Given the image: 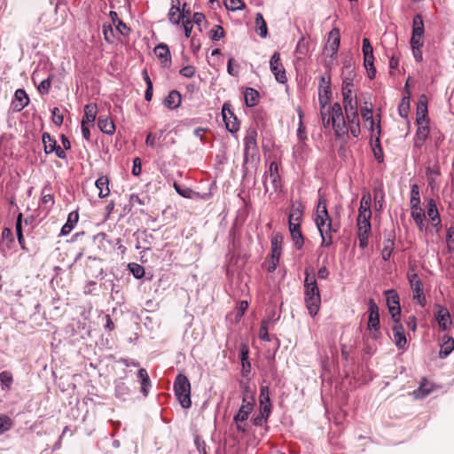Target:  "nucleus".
Returning a JSON list of instances; mask_svg holds the SVG:
<instances>
[{
    "mask_svg": "<svg viewBox=\"0 0 454 454\" xmlns=\"http://www.w3.org/2000/svg\"><path fill=\"white\" fill-rule=\"evenodd\" d=\"M380 121H378L377 132H376V137H375V145L372 148V151H373L375 159L379 162H382L384 160V154H383L382 147L380 145Z\"/></svg>",
    "mask_w": 454,
    "mask_h": 454,
    "instance_id": "nucleus-34",
    "label": "nucleus"
},
{
    "mask_svg": "<svg viewBox=\"0 0 454 454\" xmlns=\"http://www.w3.org/2000/svg\"><path fill=\"white\" fill-rule=\"evenodd\" d=\"M239 387L242 392V397H254L256 387L251 386L249 379L239 380Z\"/></svg>",
    "mask_w": 454,
    "mask_h": 454,
    "instance_id": "nucleus-37",
    "label": "nucleus"
},
{
    "mask_svg": "<svg viewBox=\"0 0 454 454\" xmlns=\"http://www.w3.org/2000/svg\"><path fill=\"white\" fill-rule=\"evenodd\" d=\"M98 107L95 104L86 105L84 107V115L82 121L84 123H93L96 120Z\"/></svg>",
    "mask_w": 454,
    "mask_h": 454,
    "instance_id": "nucleus-36",
    "label": "nucleus"
},
{
    "mask_svg": "<svg viewBox=\"0 0 454 454\" xmlns=\"http://www.w3.org/2000/svg\"><path fill=\"white\" fill-rule=\"evenodd\" d=\"M418 129L414 137V146L421 148L429 135L428 122L423 124H417Z\"/></svg>",
    "mask_w": 454,
    "mask_h": 454,
    "instance_id": "nucleus-20",
    "label": "nucleus"
},
{
    "mask_svg": "<svg viewBox=\"0 0 454 454\" xmlns=\"http://www.w3.org/2000/svg\"><path fill=\"white\" fill-rule=\"evenodd\" d=\"M407 278L413 292V299L417 300L421 306H424L426 297L423 294V285L419 277L414 270H410L407 273Z\"/></svg>",
    "mask_w": 454,
    "mask_h": 454,
    "instance_id": "nucleus-6",
    "label": "nucleus"
},
{
    "mask_svg": "<svg viewBox=\"0 0 454 454\" xmlns=\"http://www.w3.org/2000/svg\"><path fill=\"white\" fill-rule=\"evenodd\" d=\"M29 104V98L23 89H19L14 93L12 106L14 112H20Z\"/></svg>",
    "mask_w": 454,
    "mask_h": 454,
    "instance_id": "nucleus-16",
    "label": "nucleus"
},
{
    "mask_svg": "<svg viewBox=\"0 0 454 454\" xmlns=\"http://www.w3.org/2000/svg\"><path fill=\"white\" fill-rule=\"evenodd\" d=\"M330 118L336 137H340L342 135L348 133V127L343 116L342 108L339 103H334L332 106Z\"/></svg>",
    "mask_w": 454,
    "mask_h": 454,
    "instance_id": "nucleus-3",
    "label": "nucleus"
},
{
    "mask_svg": "<svg viewBox=\"0 0 454 454\" xmlns=\"http://www.w3.org/2000/svg\"><path fill=\"white\" fill-rule=\"evenodd\" d=\"M269 320H262L260 326L259 331V337L261 340L264 341H270V335H269Z\"/></svg>",
    "mask_w": 454,
    "mask_h": 454,
    "instance_id": "nucleus-52",
    "label": "nucleus"
},
{
    "mask_svg": "<svg viewBox=\"0 0 454 454\" xmlns=\"http://www.w3.org/2000/svg\"><path fill=\"white\" fill-rule=\"evenodd\" d=\"M137 378L141 381V392L146 396L148 395V388L151 387V380L147 373V371L144 368H141L137 372Z\"/></svg>",
    "mask_w": 454,
    "mask_h": 454,
    "instance_id": "nucleus-32",
    "label": "nucleus"
},
{
    "mask_svg": "<svg viewBox=\"0 0 454 454\" xmlns=\"http://www.w3.org/2000/svg\"><path fill=\"white\" fill-rule=\"evenodd\" d=\"M290 235L292 238V240L294 242V245L297 250H300L302 248L304 245V237L301 231H290Z\"/></svg>",
    "mask_w": 454,
    "mask_h": 454,
    "instance_id": "nucleus-45",
    "label": "nucleus"
},
{
    "mask_svg": "<svg viewBox=\"0 0 454 454\" xmlns=\"http://www.w3.org/2000/svg\"><path fill=\"white\" fill-rule=\"evenodd\" d=\"M436 319H437L439 327L442 330H443V331L449 330L451 321H450V314L446 308H444V307L439 308V309L437 311V315H436Z\"/></svg>",
    "mask_w": 454,
    "mask_h": 454,
    "instance_id": "nucleus-23",
    "label": "nucleus"
},
{
    "mask_svg": "<svg viewBox=\"0 0 454 454\" xmlns=\"http://www.w3.org/2000/svg\"><path fill=\"white\" fill-rule=\"evenodd\" d=\"M223 120L225 123L226 129L231 133H235L239 129V122L236 116H233L232 118L226 117V119H223Z\"/></svg>",
    "mask_w": 454,
    "mask_h": 454,
    "instance_id": "nucleus-46",
    "label": "nucleus"
},
{
    "mask_svg": "<svg viewBox=\"0 0 454 454\" xmlns=\"http://www.w3.org/2000/svg\"><path fill=\"white\" fill-rule=\"evenodd\" d=\"M43 144L46 154L53 153L55 146L58 145L57 141L47 132L43 134Z\"/></svg>",
    "mask_w": 454,
    "mask_h": 454,
    "instance_id": "nucleus-41",
    "label": "nucleus"
},
{
    "mask_svg": "<svg viewBox=\"0 0 454 454\" xmlns=\"http://www.w3.org/2000/svg\"><path fill=\"white\" fill-rule=\"evenodd\" d=\"M424 22L421 14H416L412 21V35H424Z\"/></svg>",
    "mask_w": 454,
    "mask_h": 454,
    "instance_id": "nucleus-42",
    "label": "nucleus"
},
{
    "mask_svg": "<svg viewBox=\"0 0 454 454\" xmlns=\"http://www.w3.org/2000/svg\"><path fill=\"white\" fill-rule=\"evenodd\" d=\"M416 121L417 124L429 122V120L427 118V106L426 102V98L424 96L420 98L418 103Z\"/></svg>",
    "mask_w": 454,
    "mask_h": 454,
    "instance_id": "nucleus-24",
    "label": "nucleus"
},
{
    "mask_svg": "<svg viewBox=\"0 0 454 454\" xmlns=\"http://www.w3.org/2000/svg\"><path fill=\"white\" fill-rule=\"evenodd\" d=\"M225 7L232 12L243 10L246 7V4L242 0H228L224 3Z\"/></svg>",
    "mask_w": 454,
    "mask_h": 454,
    "instance_id": "nucleus-49",
    "label": "nucleus"
},
{
    "mask_svg": "<svg viewBox=\"0 0 454 454\" xmlns=\"http://www.w3.org/2000/svg\"><path fill=\"white\" fill-rule=\"evenodd\" d=\"M181 102L182 98L180 92L173 90L164 99V106L169 109H176L181 105Z\"/></svg>",
    "mask_w": 454,
    "mask_h": 454,
    "instance_id": "nucleus-28",
    "label": "nucleus"
},
{
    "mask_svg": "<svg viewBox=\"0 0 454 454\" xmlns=\"http://www.w3.org/2000/svg\"><path fill=\"white\" fill-rule=\"evenodd\" d=\"M304 295L305 297L309 296H317V294H320L319 289L317 284V280L314 276H309L308 272H306V278L304 281Z\"/></svg>",
    "mask_w": 454,
    "mask_h": 454,
    "instance_id": "nucleus-21",
    "label": "nucleus"
},
{
    "mask_svg": "<svg viewBox=\"0 0 454 454\" xmlns=\"http://www.w3.org/2000/svg\"><path fill=\"white\" fill-rule=\"evenodd\" d=\"M270 403L269 387L267 386L261 387L260 403Z\"/></svg>",
    "mask_w": 454,
    "mask_h": 454,
    "instance_id": "nucleus-63",
    "label": "nucleus"
},
{
    "mask_svg": "<svg viewBox=\"0 0 454 454\" xmlns=\"http://www.w3.org/2000/svg\"><path fill=\"white\" fill-rule=\"evenodd\" d=\"M239 355L242 365L241 374L243 377H247L251 372V364L249 362V348L246 343L240 344Z\"/></svg>",
    "mask_w": 454,
    "mask_h": 454,
    "instance_id": "nucleus-19",
    "label": "nucleus"
},
{
    "mask_svg": "<svg viewBox=\"0 0 454 454\" xmlns=\"http://www.w3.org/2000/svg\"><path fill=\"white\" fill-rule=\"evenodd\" d=\"M332 96L330 76L322 75L318 85V100L320 107L325 108Z\"/></svg>",
    "mask_w": 454,
    "mask_h": 454,
    "instance_id": "nucleus-8",
    "label": "nucleus"
},
{
    "mask_svg": "<svg viewBox=\"0 0 454 454\" xmlns=\"http://www.w3.org/2000/svg\"><path fill=\"white\" fill-rule=\"evenodd\" d=\"M283 240V235L279 232L273 234L270 238L271 261L268 268L270 272H273L276 270L279 262L282 253Z\"/></svg>",
    "mask_w": 454,
    "mask_h": 454,
    "instance_id": "nucleus-4",
    "label": "nucleus"
},
{
    "mask_svg": "<svg viewBox=\"0 0 454 454\" xmlns=\"http://www.w3.org/2000/svg\"><path fill=\"white\" fill-rule=\"evenodd\" d=\"M180 74L184 76V77H186V78H191V77H192L195 74V67H192V66L184 67L180 70Z\"/></svg>",
    "mask_w": 454,
    "mask_h": 454,
    "instance_id": "nucleus-64",
    "label": "nucleus"
},
{
    "mask_svg": "<svg viewBox=\"0 0 454 454\" xmlns=\"http://www.w3.org/2000/svg\"><path fill=\"white\" fill-rule=\"evenodd\" d=\"M371 216L372 215H358L357 216V237L359 239V246L364 248L368 245L369 234L371 232Z\"/></svg>",
    "mask_w": 454,
    "mask_h": 454,
    "instance_id": "nucleus-5",
    "label": "nucleus"
},
{
    "mask_svg": "<svg viewBox=\"0 0 454 454\" xmlns=\"http://www.w3.org/2000/svg\"><path fill=\"white\" fill-rule=\"evenodd\" d=\"M168 20L173 24H179L181 17H183V14L180 13L179 7L176 5H172L168 12Z\"/></svg>",
    "mask_w": 454,
    "mask_h": 454,
    "instance_id": "nucleus-50",
    "label": "nucleus"
},
{
    "mask_svg": "<svg viewBox=\"0 0 454 454\" xmlns=\"http://www.w3.org/2000/svg\"><path fill=\"white\" fill-rule=\"evenodd\" d=\"M320 113H321V119H322V123L324 125V127H328L330 124H332V121H331V118H330V109H328L327 111L325 110V108H322L320 109Z\"/></svg>",
    "mask_w": 454,
    "mask_h": 454,
    "instance_id": "nucleus-61",
    "label": "nucleus"
},
{
    "mask_svg": "<svg viewBox=\"0 0 454 454\" xmlns=\"http://www.w3.org/2000/svg\"><path fill=\"white\" fill-rule=\"evenodd\" d=\"M12 427V420L8 416H0V434L9 431Z\"/></svg>",
    "mask_w": 454,
    "mask_h": 454,
    "instance_id": "nucleus-51",
    "label": "nucleus"
},
{
    "mask_svg": "<svg viewBox=\"0 0 454 454\" xmlns=\"http://www.w3.org/2000/svg\"><path fill=\"white\" fill-rule=\"evenodd\" d=\"M343 106L346 115L358 113L357 102L356 99L343 100Z\"/></svg>",
    "mask_w": 454,
    "mask_h": 454,
    "instance_id": "nucleus-48",
    "label": "nucleus"
},
{
    "mask_svg": "<svg viewBox=\"0 0 454 454\" xmlns=\"http://www.w3.org/2000/svg\"><path fill=\"white\" fill-rule=\"evenodd\" d=\"M51 84V76H49L48 78L43 79L40 82V84L38 85V90L42 94H47L49 92V90H50Z\"/></svg>",
    "mask_w": 454,
    "mask_h": 454,
    "instance_id": "nucleus-59",
    "label": "nucleus"
},
{
    "mask_svg": "<svg viewBox=\"0 0 454 454\" xmlns=\"http://www.w3.org/2000/svg\"><path fill=\"white\" fill-rule=\"evenodd\" d=\"M411 215L412 219L414 220V222L419 231H423L426 229V225H425L426 215H425L424 209L421 207L411 209Z\"/></svg>",
    "mask_w": 454,
    "mask_h": 454,
    "instance_id": "nucleus-29",
    "label": "nucleus"
},
{
    "mask_svg": "<svg viewBox=\"0 0 454 454\" xmlns=\"http://www.w3.org/2000/svg\"><path fill=\"white\" fill-rule=\"evenodd\" d=\"M257 132L254 129H249L244 137V158L247 161L249 157L253 158L257 153Z\"/></svg>",
    "mask_w": 454,
    "mask_h": 454,
    "instance_id": "nucleus-9",
    "label": "nucleus"
},
{
    "mask_svg": "<svg viewBox=\"0 0 454 454\" xmlns=\"http://www.w3.org/2000/svg\"><path fill=\"white\" fill-rule=\"evenodd\" d=\"M346 118L348 126V131L349 130L354 137H357L361 132L358 113L346 115Z\"/></svg>",
    "mask_w": 454,
    "mask_h": 454,
    "instance_id": "nucleus-26",
    "label": "nucleus"
},
{
    "mask_svg": "<svg viewBox=\"0 0 454 454\" xmlns=\"http://www.w3.org/2000/svg\"><path fill=\"white\" fill-rule=\"evenodd\" d=\"M79 215L76 211H73L68 215L66 224L61 229V235H67L74 229L78 222Z\"/></svg>",
    "mask_w": 454,
    "mask_h": 454,
    "instance_id": "nucleus-39",
    "label": "nucleus"
},
{
    "mask_svg": "<svg viewBox=\"0 0 454 454\" xmlns=\"http://www.w3.org/2000/svg\"><path fill=\"white\" fill-rule=\"evenodd\" d=\"M0 381L4 387L10 388L13 381L12 374L8 371L2 372L0 373Z\"/></svg>",
    "mask_w": 454,
    "mask_h": 454,
    "instance_id": "nucleus-53",
    "label": "nucleus"
},
{
    "mask_svg": "<svg viewBox=\"0 0 454 454\" xmlns=\"http://www.w3.org/2000/svg\"><path fill=\"white\" fill-rule=\"evenodd\" d=\"M128 268L132 275L137 279H140L145 276V268L138 263H129Z\"/></svg>",
    "mask_w": 454,
    "mask_h": 454,
    "instance_id": "nucleus-44",
    "label": "nucleus"
},
{
    "mask_svg": "<svg viewBox=\"0 0 454 454\" xmlns=\"http://www.w3.org/2000/svg\"><path fill=\"white\" fill-rule=\"evenodd\" d=\"M315 223L322 238L321 247H330L333 244V234L339 231L340 224L333 223L329 215L324 197L318 199Z\"/></svg>",
    "mask_w": 454,
    "mask_h": 454,
    "instance_id": "nucleus-1",
    "label": "nucleus"
},
{
    "mask_svg": "<svg viewBox=\"0 0 454 454\" xmlns=\"http://www.w3.org/2000/svg\"><path fill=\"white\" fill-rule=\"evenodd\" d=\"M441 175L439 165L435 164L432 167H427L426 169V176L427 178L428 185L433 189L436 185V177Z\"/></svg>",
    "mask_w": 454,
    "mask_h": 454,
    "instance_id": "nucleus-33",
    "label": "nucleus"
},
{
    "mask_svg": "<svg viewBox=\"0 0 454 454\" xmlns=\"http://www.w3.org/2000/svg\"><path fill=\"white\" fill-rule=\"evenodd\" d=\"M424 45V35H411V47L422 48Z\"/></svg>",
    "mask_w": 454,
    "mask_h": 454,
    "instance_id": "nucleus-60",
    "label": "nucleus"
},
{
    "mask_svg": "<svg viewBox=\"0 0 454 454\" xmlns=\"http://www.w3.org/2000/svg\"><path fill=\"white\" fill-rule=\"evenodd\" d=\"M367 327L370 331H374L373 338H377L380 330L379 308L373 300L369 302V318Z\"/></svg>",
    "mask_w": 454,
    "mask_h": 454,
    "instance_id": "nucleus-10",
    "label": "nucleus"
},
{
    "mask_svg": "<svg viewBox=\"0 0 454 454\" xmlns=\"http://www.w3.org/2000/svg\"><path fill=\"white\" fill-rule=\"evenodd\" d=\"M409 108H410L409 99L406 98H403L402 99L400 105H399V107H398L399 114L402 117H407L408 112H409Z\"/></svg>",
    "mask_w": 454,
    "mask_h": 454,
    "instance_id": "nucleus-57",
    "label": "nucleus"
},
{
    "mask_svg": "<svg viewBox=\"0 0 454 454\" xmlns=\"http://www.w3.org/2000/svg\"><path fill=\"white\" fill-rule=\"evenodd\" d=\"M271 411L270 403H260V415H262L266 419H268Z\"/></svg>",
    "mask_w": 454,
    "mask_h": 454,
    "instance_id": "nucleus-62",
    "label": "nucleus"
},
{
    "mask_svg": "<svg viewBox=\"0 0 454 454\" xmlns=\"http://www.w3.org/2000/svg\"><path fill=\"white\" fill-rule=\"evenodd\" d=\"M371 203H372V198L370 193L364 194L361 201H360V207L358 210V215H372L371 211Z\"/></svg>",
    "mask_w": 454,
    "mask_h": 454,
    "instance_id": "nucleus-40",
    "label": "nucleus"
},
{
    "mask_svg": "<svg viewBox=\"0 0 454 454\" xmlns=\"http://www.w3.org/2000/svg\"><path fill=\"white\" fill-rule=\"evenodd\" d=\"M374 206L376 210H380L383 205L384 192L381 188L373 190Z\"/></svg>",
    "mask_w": 454,
    "mask_h": 454,
    "instance_id": "nucleus-47",
    "label": "nucleus"
},
{
    "mask_svg": "<svg viewBox=\"0 0 454 454\" xmlns=\"http://www.w3.org/2000/svg\"><path fill=\"white\" fill-rule=\"evenodd\" d=\"M340 30L336 27L333 28L328 35L325 51L331 52V56L337 53L340 47Z\"/></svg>",
    "mask_w": 454,
    "mask_h": 454,
    "instance_id": "nucleus-17",
    "label": "nucleus"
},
{
    "mask_svg": "<svg viewBox=\"0 0 454 454\" xmlns=\"http://www.w3.org/2000/svg\"><path fill=\"white\" fill-rule=\"evenodd\" d=\"M265 180L270 178L274 192L281 189V177L278 170V165L276 161L270 164L269 171L264 175Z\"/></svg>",
    "mask_w": 454,
    "mask_h": 454,
    "instance_id": "nucleus-15",
    "label": "nucleus"
},
{
    "mask_svg": "<svg viewBox=\"0 0 454 454\" xmlns=\"http://www.w3.org/2000/svg\"><path fill=\"white\" fill-rule=\"evenodd\" d=\"M96 187L98 189V197L99 198H106L109 195L110 190H109V180L108 177L106 176H102L98 177L95 183Z\"/></svg>",
    "mask_w": 454,
    "mask_h": 454,
    "instance_id": "nucleus-30",
    "label": "nucleus"
},
{
    "mask_svg": "<svg viewBox=\"0 0 454 454\" xmlns=\"http://www.w3.org/2000/svg\"><path fill=\"white\" fill-rule=\"evenodd\" d=\"M225 33L223 28L216 25L210 30V38L214 41H218L224 36Z\"/></svg>",
    "mask_w": 454,
    "mask_h": 454,
    "instance_id": "nucleus-54",
    "label": "nucleus"
},
{
    "mask_svg": "<svg viewBox=\"0 0 454 454\" xmlns=\"http://www.w3.org/2000/svg\"><path fill=\"white\" fill-rule=\"evenodd\" d=\"M63 115L62 114L60 113V110L59 107H54L52 109V121L55 125L57 126H61V124L63 123Z\"/></svg>",
    "mask_w": 454,
    "mask_h": 454,
    "instance_id": "nucleus-58",
    "label": "nucleus"
},
{
    "mask_svg": "<svg viewBox=\"0 0 454 454\" xmlns=\"http://www.w3.org/2000/svg\"><path fill=\"white\" fill-rule=\"evenodd\" d=\"M387 304L388 307L389 313L393 319H400L401 308L399 304V296L397 293L391 289L386 292Z\"/></svg>",
    "mask_w": 454,
    "mask_h": 454,
    "instance_id": "nucleus-11",
    "label": "nucleus"
},
{
    "mask_svg": "<svg viewBox=\"0 0 454 454\" xmlns=\"http://www.w3.org/2000/svg\"><path fill=\"white\" fill-rule=\"evenodd\" d=\"M394 341L399 349H405L407 344V339L404 333V328L400 322V319H394V325L392 326Z\"/></svg>",
    "mask_w": 454,
    "mask_h": 454,
    "instance_id": "nucleus-12",
    "label": "nucleus"
},
{
    "mask_svg": "<svg viewBox=\"0 0 454 454\" xmlns=\"http://www.w3.org/2000/svg\"><path fill=\"white\" fill-rule=\"evenodd\" d=\"M259 92L253 88H247L245 91V103L247 106L253 107L258 104Z\"/></svg>",
    "mask_w": 454,
    "mask_h": 454,
    "instance_id": "nucleus-38",
    "label": "nucleus"
},
{
    "mask_svg": "<svg viewBox=\"0 0 454 454\" xmlns=\"http://www.w3.org/2000/svg\"><path fill=\"white\" fill-rule=\"evenodd\" d=\"M395 246V234L390 232L385 239L383 242V249L381 251V255L383 260L387 261L392 254Z\"/></svg>",
    "mask_w": 454,
    "mask_h": 454,
    "instance_id": "nucleus-27",
    "label": "nucleus"
},
{
    "mask_svg": "<svg viewBox=\"0 0 454 454\" xmlns=\"http://www.w3.org/2000/svg\"><path fill=\"white\" fill-rule=\"evenodd\" d=\"M98 126L102 132L108 135H112L115 131V125L114 121L107 117L104 118L100 116L98 120Z\"/></svg>",
    "mask_w": 454,
    "mask_h": 454,
    "instance_id": "nucleus-31",
    "label": "nucleus"
},
{
    "mask_svg": "<svg viewBox=\"0 0 454 454\" xmlns=\"http://www.w3.org/2000/svg\"><path fill=\"white\" fill-rule=\"evenodd\" d=\"M453 349H454V339L451 337H447V340H444L442 345L441 346L439 356L441 358H445L451 353V351Z\"/></svg>",
    "mask_w": 454,
    "mask_h": 454,
    "instance_id": "nucleus-43",
    "label": "nucleus"
},
{
    "mask_svg": "<svg viewBox=\"0 0 454 454\" xmlns=\"http://www.w3.org/2000/svg\"><path fill=\"white\" fill-rule=\"evenodd\" d=\"M270 71L275 79L280 83H286L287 81L286 69L281 62L280 53L275 51L270 61Z\"/></svg>",
    "mask_w": 454,
    "mask_h": 454,
    "instance_id": "nucleus-7",
    "label": "nucleus"
},
{
    "mask_svg": "<svg viewBox=\"0 0 454 454\" xmlns=\"http://www.w3.org/2000/svg\"><path fill=\"white\" fill-rule=\"evenodd\" d=\"M154 54L160 59L163 67H169L171 64V54L167 44L159 43L153 50Z\"/></svg>",
    "mask_w": 454,
    "mask_h": 454,
    "instance_id": "nucleus-18",
    "label": "nucleus"
},
{
    "mask_svg": "<svg viewBox=\"0 0 454 454\" xmlns=\"http://www.w3.org/2000/svg\"><path fill=\"white\" fill-rule=\"evenodd\" d=\"M304 207L301 203L293 204L290 207L288 223H299L303 220Z\"/></svg>",
    "mask_w": 454,
    "mask_h": 454,
    "instance_id": "nucleus-22",
    "label": "nucleus"
},
{
    "mask_svg": "<svg viewBox=\"0 0 454 454\" xmlns=\"http://www.w3.org/2000/svg\"><path fill=\"white\" fill-rule=\"evenodd\" d=\"M254 404H255V397H247V398L242 397V404H241L239 410H245V411H248L252 412L254 410Z\"/></svg>",
    "mask_w": 454,
    "mask_h": 454,
    "instance_id": "nucleus-55",
    "label": "nucleus"
},
{
    "mask_svg": "<svg viewBox=\"0 0 454 454\" xmlns=\"http://www.w3.org/2000/svg\"><path fill=\"white\" fill-rule=\"evenodd\" d=\"M255 31L262 37L265 38L268 35V28L266 21L262 13L258 12L255 15Z\"/></svg>",
    "mask_w": 454,
    "mask_h": 454,
    "instance_id": "nucleus-35",
    "label": "nucleus"
},
{
    "mask_svg": "<svg viewBox=\"0 0 454 454\" xmlns=\"http://www.w3.org/2000/svg\"><path fill=\"white\" fill-rule=\"evenodd\" d=\"M250 411L245 410H239L237 414L233 418V422L235 424V427L238 433L247 434L249 431V425L247 423V419Z\"/></svg>",
    "mask_w": 454,
    "mask_h": 454,
    "instance_id": "nucleus-14",
    "label": "nucleus"
},
{
    "mask_svg": "<svg viewBox=\"0 0 454 454\" xmlns=\"http://www.w3.org/2000/svg\"><path fill=\"white\" fill-rule=\"evenodd\" d=\"M174 187L176 191V192L184 197V198H192V195L193 193V191L191 189V188H188V187H181L180 185L176 184H174Z\"/></svg>",
    "mask_w": 454,
    "mask_h": 454,
    "instance_id": "nucleus-56",
    "label": "nucleus"
},
{
    "mask_svg": "<svg viewBox=\"0 0 454 454\" xmlns=\"http://www.w3.org/2000/svg\"><path fill=\"white\" fill-rule=\"evenodd\" d=\"M175 395L183 408H189L192 405L191 383L188 378L179 373L174 381Z\"/></svg>",
    "mask_w": 454,
    "mask_h": 454,
    "instance_id": "nucleus-2",
    "label": "nucleus"
},
{
    "mask_svg": "<svg viewBox=\"0 0 454 454\" xmlns=\"http://www.w3.org/2000/svg\"><path fill=\"white\" fill-rule=\"evenodd\" d=\"M427 215L431 223V225L438 231L442 226L441 217L436 207V202L434 199H429L427 203Z\"/></svg>",
    "mask_w": 454,
    "mask_h": 454,
    "instance_id": "nucleus-13",
    "label": "nucleus"
},
{
    "mask_svg": "<svg viewBox=\"0 0 454 454\" xmlns=\"http://www.w3.org/2000/svg\"><path fill=\"white\" fill-rule=\"evenodd\" d=\"M305 304L309 310V314L311 317H314L317 314L320 305H321V296L320 294H317V296H309L305 297Z\"/></svg>",
    "mask_w": 454,
    "mask_h": 454,
    "instance_id": "nucleus-25",
    "label": "nucleus"
}]
</instances>
